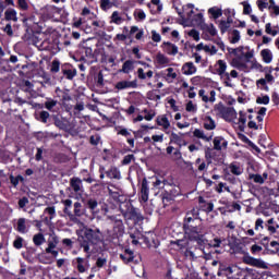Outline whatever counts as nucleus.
<instances>
[{
  "label": "nucleus",
  "instance_id": "f257e3e1",
  "mask_svg": "<svg viewBox=\"0 0 279 279\" xmlns=\"http://www.w3.org/2000/svg\"><path fill=\"white\" fill-rule=\"evenodd\" d=\"M80 247L85 254H93L97 245H104V233L98 228L83 227L77 233ZM93 247V250H90Z\"/></svg>",
  "mask_w": 279,
  "mask_h": 279
},
{
  "label": "nucleus",
  "instance_id": "f03ea898",
  "mask_svg": "<svg viewBox=\"0 0 279 279\" xmlns=\"http://www.w3.org/2000/svg\"><path fill=\"white\" fill-rule=\"evenodd\" d=\"M183 232L187 236L189 241H195L198 246L204 247L206 244V231L202 220L197 218H191V214L185 215L183 219Z\"/></svg>",
  "mask_w": 279,
  "mask_h": 279
},
{
  "label": "nucleus",
  "instance_id": "7ed1b4c3",
  "mask_svg": "<svg viewBox=\"0 0 279 279\" xmlns=\"http://www.w3.org/2000/svg\"><path fill=\"white\" fill-rule=\"evenodd\" d=\"M82 203L84 204V208L89 210L92 215H104L105 217L110 215V207L108 204L99 202L95 197L88 196L86 198H82Z\"/></svg>",
  "mask_w": 279,
  "mask_h": 279
},
{
  "label": "nucleus",
  "instance_id": "20e7f679",
  "mask_svg": "<svg viewBox=\"0 0 279 279\" xmlns=\"http://www.w3.org/2000/svg\"><path fill=\"white\" fill-rule=\"evenodd\" d=\"M107 218L110 221H113V228L108 232L109 239L111 241H119L121 236L125 233V226L123 225V216L121 214L110 215L108 214Z\"/></svg>",
  "mask_w": 279,
  "mask_h": 279
},
{
  "label": "nucleus",
  "instance_id": "39448f33",
  "mask_svg": "<svg viewBox=\"0 0 279 279\" xmlns=\"http://www.w3.org/2000/svg\"><path fill=\"white\" fill-rule=\"evenodd\" d=\"M120 211L122 217L133 221L134 226L141 225L145 220V217L141 215V211L136 207L132 206V203H125L124 207L121 205Z\"/></svg>",
  "mask_w": 279,
  "mask_h": 279
},
{
  "label": "nucleus",
  "instance_id": "423d86ee",
  "mask_svg": "<svg viewBox=\"0 0 279 279\" xmlns=\"http://www.w3.org/2000/svg\"><path fill=\"white\" fill-rule=\"evenodd\" d=\"M180 195H182V189H180V185L178 184L170 185L169 187L165 189L161 193L163 206H168L171 204V202L175 201V197H180Z\"/></svg>",
  "mask_w": 279,
  "mask_h": 279
},
{
  "label": "nucleus",
  "instance_id": "0eeeda50",
  "mask_svg": "<svg viewBox=\"0 0 279 279\" xmlns=\"http://www.w3.org/2000/svg\"><path fill=\"white\" fill-rule=\"evenodd\" d=\"M62 204L64 206L63 213H64V215H68V217H70V219H73V217H82L84 215V209L82 208V203H80V202L74 203V214L70 209L73 206V201L68 198V199L62 201Z\"/></svg>",
  "mask_w": 279,
  "mask_h": 279
},
{
  "label": "nucleus",
  "instance_id": "6e6552de",
  "mask_svg": "<svg viewBox=\"0 0 279 279\" xmlns=\"http://www.w3.org/2000/svg\"><path fill=\"white\" fill-rule=\"evenodd\" d=\"M195 4L193 3H187L186 5L183 7V11L186 12V10H190L186 13L187 21H191L193 25L202 26L204 25V14L203 13H197L195 14Z\"/></svg>",
  "mask_w": 279,
  "mask_h": 279
},
{
  "label": "nucleus",
  "instance_id": "1a4fd4ad",
  "mask_svg": "<svg viewBox=\"0 0 279 279\" xmlns=\"http://www.w3.org/2000/svg\"><path fill=\"white\" fill-rule=\"evenodd\" d=\"M214 112H216L217 117H221V119H225V121H228V119H231V117H234V114H236L234 107H226L223 102L216 104L214 106Z\"/></svg>",
  "mask_w": 279,
  "mask_h": 279
},
{
  "label": "nucleus",
  "instance_id": "9d476101",
  "mask_svg": "<svg viewBox=\"0 0 279 279\" xmlns=\"http://www.w3.org/2000/svg\"><path fill=\"white\" fill-rule=\"evenodd\" d=\"M51 119L53 121V125H56L58 130H62L63 132H71V130H73V126L71 125V121L62 117V114L52 113Z\"/></svg>",
  "mask_w": 279,
  "mask_h": 279
},
{
  "label": "nucleus",
  "instance_id": "9b49d317",
  "mask_svg": "<svg viewBox=\"0 0 279 279\" xmlns=\"http://www.w3.org/2000/svg\"><path fill=\"white\" fill-rule=\"evenodd\" d=\"M59 244L60 238L58 234H56V232L50 233L48 238V246L45 250L46 254H51L52 258H58L60 252H58L56 247H58Z\"/></svg>",
  "mask_w": 279,
  "mask_h": 279
},
{
  "label": "nucleus",
  "instance_id": "f8f14e48",
  "mask_svg": "<svg viewBox=\"0 0 279 279\" xmlns=\"http://www.w3.org/2000/svg\"><path fill=\"white\" fill-rule=\"evenodd\" d=\"M242 254H244L242 257V263H244V265H250L251 267H256L257 269H269L265 260L252 257L247 252H242Z\"/></svg>",
  "mask_w": 279,
  "mask_h": 279
},
{
  "label": "nucleus",
  "instance_id": "ddd939ff",
  "mask_svg": "<svg viewBox=\"0 0 279 279\" xmlns=\"http://www.w3.org/2000/svg\"><path fill=\"white\" fill-rule=\"evenodd\" d=\"M60 106H62V104L51 97H47L44 104H37V108L40 110L45 108L48 112H52V114H58L60 112Z\"/></svg>",
  "mask_w": 279,
  "mask_h": 279
},
{
  "label": "nucleus",
  "instance_id": "4468645a",
  "mask_svg": "<svg viewBox=\"0 0 279 279\" xmlns=\"http://www.w3.org/2000/svg\"><path fill=\"white\" fill-rule=\"evenodd\" d=\"M24 38L26 43H28L29 45H34V47H37V48H38V45L43 43V39L40 38V32L34 31V28H32L31 26H27Z\"/></svg>",
  "mask_w": 279,
  "mask_h": 279
},
{
  "label": "nucleus",
  "instance_id": "2eb2a0df",
  "mask_svg": "<svg viewBox=\"0 0 279 279\" xmlns=\"http://www.w3.org/2000/svg\"><path fill=\"white\" fill-rule=\"evenodd\" d=\"M135 35L136 40H141L143 36H145V31L140 29L138 26H131L129 35L125 34H117L116 38L117 40H120L121 43H124V40H128V38H132V35Z\"/></svg>",
  "mask_w": 279,
  "mask_h": 279
},
{
  "label": "nucleus",
  "instance_id": "dca6fc26",
  "mask_svg": "<svg viewBox=\"0 0 279 279\" xmlns=\"http://www.w3.org/2000/svg\"><path fill=\"white\" fill-rule=\"evenodd\" d=\"M72 267H74L78 274H86V271H88L90 268V263L88 262V258L75 257L72 259Z\"/></svg>",
  "mask_w": 279,
  "mask_h": 279
},
{
  "label": "nucleus",
  "instance_id": "f3484780",
  "mask_svg": "<svg viewBox=\"0 0 279 279\" xmlns=\"http://www.w3.org/2000/svg\"><path fill=\"white\" fill-rule=\"evenodd\" d=\"M120 260L124 263V265H130L133 263V265H138L141 263V258H136V255H134V251L130 248H125L122 254H120Z\"/></svg>",
  "mask_w": 279,
  "mask_h": 279
},
{
  "label": "nucleus",
  "instance_id": "a211bd4d",
  "mask_svg": "<svg viewBox=\"0 0 279 279\" xmlns=\"http://www.w3.org/2000/svg\"><path fill=\"white\" fill-rule=\"evenodd\" d=\"M81 60L86 62V64H93V62H97V56L93 52V48L85 46L81 49Z\"/></svg>",
  "mask_w": 279,
  "mask_h": 279
},
{
  "label": "nucleus",
  "instance_id": "6ab92c4d",
  "mask_svg": "<svg viewBox=\"0 0 279 279\" xmlns=\"http://www.w3.org/2000/svg\"><path fill=\"white\" fill-rule=\"evenodd\" d=\"M217 66L218 69H216L218 75H226V82H225V86H228L229 88H232V83H230V73H226V70L228 69V64L226 63V61L223 60H218L217 61Z\"/></svg>",
  "mask_w": 279,
  "mask_h": 279
},
{
  "label": "nucleus",
  "instance_id": "aec40b11",
  "mask_svg": "<svg viewBox=\"0 0 279 279\" xmlns=\"http://www.w3.org/2000/svg\"><path fill=\"white\" fill-rule=\"evenodd\" d=\"M198 209L209 215L215 210V204L213 201H206L204 196H198Z\"/></svg>",
  "mask_w": 279,
  "mask_h": 279
},
{
  "label": "nucleus",
  "instance_id": "412c9836",
  "mask_svg": "<svg viewBox=\"0 0 279 279\" xmlns=\"http://www.w3.org/2000/svg\"><path fill=\"white\" fill-rule=\"evenodd\" d=\"M175 182L173 181V178L170 179H163L160 180L158 178H155V181H153L154 189H169L170 186H173Z\"/></svg>",
  "mask_w": 279,
  "mask_h": 279
},
{
  "label": "nucleus",
  "instance_id": "4be33fe9",
  "mask_svg": "<svg viewBox=\"0 0 279 279\" xmlns=\"http://www.w3.org/2000/svg\"><path fill=\"white\" fill-rule=\"evenodd\" d=\"M61 73L66 80H73L75 75H77V70H75L70 63H64L61 65Z\"/></svg>",
  "mask_w": 279,
  "mask_h": 279
},
{
  "label": "nucleus",
  "instance_id": "5701e85b",
  "mask_svg": "<svg viewBox=\"0 0 279 279\" xmlns=\"http://www.w3.org/2000/svg\"><path fill=\"white\" fill-rule=\"evenodd\" d=\"M140 198L142 199V202L149 201V182L147 181V178H144L142 180Z\"/></svg>",
  "mask_w": 279,
  "mask_h": 279
},
{
  "label": "nucleus",
  "instance_id": "b1692460",
  "mask_svg": "<svg viewBox=\"0 0 279 279\" xmlns=\"http://www.w3.org/2000/svg\"><path fill=\"white\" fill-rule=\"evenodd\" d=\"M70 186L76 194L84 193V184L82 183V179L77 177L70 179Z\"/></svg>",
  "mask_w": 279,
  "mask_h": 279
},
{
  "label": "nucleus",
  "instance_id": "393cba45",
  "mask_svg": "<svg viewBox=\"0 0 279 279\" xmlns=\"http://www.w3.org/2000/svg\"><path fill=\"white\" fill-rule=\"evenodd\" d=\"M161 49L168 56H178V46L171 41H163L161 44Z\"/></svg>",
  "mask_w": 279,
  "mask_h": 279
},
{
  "label": "nucleus",
  "instance_id": "a878e982",
  "mask_svg": "<svg viewBox=\"0 0 279 279\" xmlns=\"http://www.w3.org/2000/svg\"><path fill=\"white\" fill-rule=\"evenodd\" d=\"M117 90H125V88H138V81H120L116 84Z\"/></svg>",
  "mask_w": 279,
  "mask_h": 279
},
{
  "label": "nucleus",
  "instance_id": "bb28decb",
  "mask_svg": "<svg viewBox=\"0 0 279 279\" xmlns=\"http://www.w3.org/2000/svg\"><path fill=\"white\" fill-rule=\"evenodd\" d=\"M228 148V141L223 138V136H216L214 138V149L216 151H221V149H227Z\"/></svg>",
  "mask_w": 279,
  "mask_h": 279
},
{
  "label": "nucleus",
  "instance_id": "cd10ccee",
  "mask_svg": "<svg viewBox=\"0 0 279 279\" xmlns=\"http://www.w3.org/2000/svg\"><path fill=\"white\" fill-rule=\"evenodd\" d=\"M183 75H195L197 73V66L193 62H185L181 69Z\"/></svg>",
  "mask_w": 279,
  "mask_h": 279
},
{
  "label": "nucleus",
  "instance_id": "c85d7f7f",
  "mask_svg": "<svg viewBox=\"0 0 279 279\" xmlns=\"http://www.w3.org/2000/svg\"><path fill=\"white\" fill-rule=\"evenodd\" d=\"M93 84L94 86H96V88H104L105 83H104V72L99 71V72H95L93 74Z\"/></svg>",
  "mask_w": 279,
  "mask_h": 279
},
{
  "label": "nucleus",
  "instance_id": "c756f323",
  "mask_svg": "<svg viewBox=\"0 0 279 279\" xmlns=\"http://www.w3.org/2000/svg\"><path fill=\"white\" fill-rule=\"evenodd\" d=\"M156 123L160 128H163L166 134H169V132L167 131L169 130V128H171V122H169V118H167L166 116H158L156 119Z\"/></svg>",
  "mask_w": 279,
  "mask_h": 279
},
{
  "label": "nucleus",
  "instance_id": "7c9ffc66",
  "mask_svg": "<svg viewBox=\"0 0 279 279\" xmlns=\"http://www.w3.org/2000/svg\"><path fill=\"white\" fill-rule=\"evenodd\" d=\"M36 247H28L23 254V258H25L31 265H33V263H36Z\"/></svg>",
  "mask_w": 279,
  "mask_h": 279
},
{
  "label": "nucleus",
  "instance_id": "2f4dec72",
  "mask_svg": "<svg viewBox=\"0 0 279 279\" xmlns=\"http://www.w3.org/2000/svg\"><path fill=\"white\" fill-rule=\"evenodd\" d=\"M16 232H20V234H27V219L20 218L17 219L16 226H15Z\"/></svg>",
  "mask_w": 279,
  "mask_h": 279
},
{
  "label": "nucleus",
  "instance_id": "473e14b6",
  "mask_svg": "<svg viewBox=\"0 0 279 279\" xmlns=\"http://www.w3.org/2000/svg\"><path fill=\"white\" fill-rule=\"evenodd\" d=\"M226 245H228L226 238L215 236L209 241V247H226Z\"/></svg>",
  "mask_w": 279,
  "mask_h": 279
},
{
  "label": "nucleus",
  "instance_id": "72a5a7b5",
  "mask_svg": "<svg viewBox=\"0 0 279 279\" xmlns=\"http://www.w3.org/2000/svg\"><path fill=\"white\" fill-rule=\"evenodd\" d=\"M112 199H114V202H118L120 204V206H122V208H125V204H130V202H126V197L123 195H120L119 192H112L109 191Z\"/></svg>",
  "mask_w": 279,
  "mask_h": 279
},
{
  "label": "nucleus",
  "instance_id": "f704fd0d",
  "mask_svg": "<svg viewBox=\"0 0 279 279\" xmlns=\"http://www.w3.org/2000/svg\"><path fill=\"white\" fill-rule=\"evenodd\" d=\"M54 47L53 41L51 39H44L37 47L39 51H52Z\"/></svg>",
  "mask_w": 279,
  "mask_h": 279
},
{
  "label": "nucleus",
  "instance_id": "c9c22d12",
  "mask_svg": "<svg viewBox=\"0 0 279 279\" xmlns=\"http://www.w3.org/2000/svg\"><path fill=\"white\" fill-rule=\"evenodd\" d=\"M240 140L242 143H245V145H248V147H251L253 151H256V154H260V148L256 144H254V142H252V140H250L247 136L242 134L240 135Z\"/></svg>",
  "mask_w": 279,
  "mask_h": 279
},
{
  "label": "nucleus",
  "instance_id": "e433bc0d",
  "mask_svg": "<svg viewBox=\"0 0 279 279\" xmlns=\"http://www.w3.org/2000/svg\"><path fill=\"white\" fill-rule=\"evenodd\" d=\"M36 119L39 123L47 124L49 123V119H51V113H49V111L41 110L36 114Z\"/></svg>",
  "mask_w": 279,
  "mask_h": 279
},
{
  "label": "nucleus",
  "instance_id": "4c0bfd02",
  "mask_svg": "<svg viewBox=\"0 0 279 279\" xmlns=\"http://www.w3.org/2000/svg\"><path fill=\"white\" fill-rule=\"evenodd\" d=\"M265 227L267 228L268 232H270V234H276V232L279 228V225H278V222H276V220L274 218H270L265 223Z\"/></svg>",
  "mask_w": 279,
  "mask_h": 279
},
{
  "label": "nucleus",
  "instance_id": "58836bf2",
  "mask_svg": "<svg viewBox=\"0 0 279 279\" xmlns=\"http://www.w3.org/2000/svg\"><path fill=\"white\" fill-rule=\"evenodd\" d=\"M262 60L265 62V64H271V61L274 60V53H271V50L269 49H263L260 51Z\"/></svg>",
  "mask_w": 279,
  "mask_h": 279
},
{
  "label": "nucleus",
  "instance_id": "ea45409f",
  "mask_svg": "<svg viewBox=\"0 0 279 279\" xmlns=\"http://www.w3.org/2000/svg\"><path fill=\"white\" fill-rule=\"evenodd\" d=\"M199 251L197 247H187L184 252L185 258H189L190 260H197L199 258V255L196 254V252Z\"/></svg>",
  "mask_w": 279,
  "mask_h": 279
},
{
  "label": "nucleus",
  "instance_id": "a19ab883",
  "mask_svg": "<svg viewBox=\"0 0 279 279\" xmlns=\"http://www.w3.org/2000/svg\"><path fill=\"white\" fill-rule=\"evenodd\" d=\"M193 136L195 138H202V141H206V143H210V141H213V135L206 136V134H204V131H202L199 129L194 130Z\"/></svg>",
  "mask_w": 279,
  "mask_h": 279
},
{
  "label": "nucleus",
  "instance_id": "79ce46f5",
  "mask_svg": "<svg viewBox=\"0 0 279 279\" xmlns=\"http://www.w3.org/2000/svg\"><path fill=\"white\" fill-rule=\"evenodd\" d=\"M239 130L240 132H245V123H247V113L244 111H239Z\"/></svg>",
  "mask_w": 279,
  "mask_h": 279
},
{
  "label": "nucleus",
  "instance_id": "37998d69",
  "mask_svg": "<svg viewBox=\"0 0 279 279\" xmlns=\"http://www.w3.org/2000/svg\"><path fill=\"white\" fill-rule=\"evenodd\" d=\"M130 71H134V61L132 60H126L123 65L122 69L119 70V73H130Z\"/></svg>",
  "mask_w": 279,
  "mask_h": 279
},
{
  "label": "nucleus",
  "instance_id": "c03bdc74",
  "mask_svg": "<svg viewBox=\"0 0 279 279\" xmlns=\"http://www.w3.org/2000/svg\"><path fill=\"white\" fill-rule=\"evenodd\" d=\"M4 19L5 21H13L16 23L19 21V17L16 16V10L14 9H9L4 12Z\"/></svg>",
  "mask_w": 279,
  "mask_h": 279
},
{
  "label": "nucleus",
  "instance_id": "a18cd8bd",
  "mask_svg": "<svg viewBox=\"0 0 279 279\" xmlns=\"http://www.w3.org/2000/svg\"><path fill=\"white\" fill-rule=\"evenodd\" d=\"M56 93L58 95V97H61V101L62 104H66V101H71V94H69V92H64L60 88L56 89Z\"/></svg>",
  "mask_w": 279,
  "mask_h": 279
},
{
  "label": "nucleus",
  "instance_id": "49530a36",
  "mask_svg": "<svg viewBox=\"0 0 279 279\" xmlns=\"http://www.w3.org/2000/svg\"><path fill=\"white\" fill-rule=\"evenodd\" d=\"M107 178L110 180H121V172L117 168H111L106 172Z\"/></svg>",
  "mask_w": 279,
  "mask_h": 279
},
{
  "label": "nucleus",
  "instance_id": "de8ad7c7",
  "mask_svg": "<svg viewBox=\"0 0 279 279\" xmlns=\"http://www.w3.org/2000/svg\"><path fill=\"white\" fill-rule=\"evenodd\" d=\"M137 76H138V80H147V77L149 80H151V77H154V71L149 70L147 72V74H145V70H143V68H138L137 69Z\"/></svg>",
  "mask_w": 279,
  "mask_h": 279
},
{
  "label": "nucleus",
  "instance_id": "09e8293b",
  "mask_svg": "<svg viewBox=\"0 0 279 279\" xmlns=\"http://www.w3.org/2000/svg\"><path fill=\"white\" fill-rule=\"evenodd\" d=\"M208 14H210L213 19L217 20L220 19V16H223V11L219 8L213 7L208 9Z\"/></svg>",
  "mask_w": 279,
  "mask_h": 279
},
{
  "label": "nucleus",
  "instance_id": "8fccbe9b",
  "mask_svg": "<svg viewBox=\"0 0 279 279\" xmlns=\"http://www.w3.org/2000/svg\"><path fill=\"white\" fill-rule=\"evenodd\" d=\"M160 90L158 89H153L150 92L147 93V99H149V101H160L161 97H160Z\"/></svg>",
  "mask_w": 279,
  "mask_h": 279
},
{
  "label": "nucleus",
  "instance_id": "3c124183",
  "mask_svg": "<svg viewBox=\"0 0 279 279\" xmlns=\"http://www.w3.org/2000/svg\"><path fill=\"white\" fill-rule=\"evenodd\" d=\"M33 243L36 245V247H40L43 243H45V234L43 233H37L33 236Z\"/></svg>",
  "mask_w": 279,
  "mask_h": 279
},
{
  "label": "nucleus",
  "instance_id": "603ef678",
  "mask_svg": "<svg viewBox=\"0 0 279 279\" xmlns=\"http://www.w3.org/2000/svg\"><path fill=\"white\" fill-rule=\"evenodd\" d=\"M195 165H197L198 167H197V169H198V171H207L208 170V167L210 166V161H208L207 163H206V161H202V158H197L196 160H195Z\"/></svg>",
  "mask_w": 279,
  "mask_h": 279
},
{
  "label": "nucleus",
  "instance_id": "864d4df0",
  "mask_svg": "<svg viewBox=\"0 0 279 279\" xmlns=\"http://www.w3.org/2000/svg\"><path fill=\"white\" fill-rule=\"evenodd\" d=\"M217 128V124L215 123L214 119L210 118V116L205 118L204 129L205 130H215Z\"/></svg>",
  "mask_w": 279,
  "mask_h": 279
},
{
  "label": "nucleus",
  "instance_id": "5fc2aeb1",
  "mask_svg": "<svg viewBox=\"0 0 279 279\" xmlns=\"http://www.w3.org/2000/svg\"><path fill=\"white\" fill-rule=\"evenodd\" d=\"M256 87L259 88V90H265L266 93H269V86L267 85V80L265 78L257 80Z\"/></svg>",
  "mask_w": 279,
  "mask_h": 279
},
{
  "label": "nucleus",
  "instance_id": "6e6d98bb",
  "mask_svg": "<svg viewBox=\"0 0 279 279\" xmlns=\"http://www.w3.org/2000/svg\"><path fill=\"white\" fill-rule=\"evenodd\" d=\"M248 180H253L255 184H265V178H263L260 174L251 173L248 174Z\"/></svg>",
  "mask_w": 279,
  "mask_h": 279
},
{
  "label": "nucleus",
  "instance_id": "4d7b16f0",
  "mask_svg": "<svg viewBox=\"0 0 279 279\" xmlns=\"http://www.w3.org/2000/svg\"><path fill=\"white\" fill-rule=\"evenodd\" d=\"M99 143H101V135H99V133H96L89 137V145L93 147H97Z\"/></svg>",
  "mask_w": 279,
  "mask_h": 279
},
{
  "label": "nucleus",
  "instance_id": "13d9d810",
  "mask_svg": "<svg viewBox=\"0 0 279 279\" xmlns=\"http://www.w3.org/2000/svg\"><path fill=\"white\" fill-rule=\"evenodd\" d=\"M230 172L233 175H241L243 173V169H241V166L236 165V163H231L229 166Z\"/></svg>",
  "mask_w": 279,
  "mask_h": 279
},
{
  "label": "nucleus",
  "instance_id": "bf43d9fd",
  "mask_svg": "<svg viewBox=\"0 0 279 279\" xmlns=\"http://www.w3.org/2000/svg\"><path fill=\"white\" fill-rule=\"evenodd\" d=\"M156 61H157V64H160L161 66H163L165 64H169V59L167 58V56L160 52L157 53Z\"/></svg>",
  "mask_w": 279,
  "mask_h": 279
},
{
  "label": "nucleus",
  "instance_id": "052dcab7",
  "mask_svg": "<svg viewBox=\"0 0 279 279\" xmlns=\"http://www.w3.org/2000/svg\"><path fill=\"white\" fill-rule=\"evenodd\" d=\"M23 243H25V240L21 235H16L15 240L13 241V247L15 250H23Z\"/></svg>",
  "mask_w": 279,
  "mask_h": 279
},
{
  "label": "nucleus",
  "instance_id": "680f3d73",
  "mask_svg": "<svg viewBox=\"0 0 279 279\" xmlns=\"http://www.w3.org/2000/svg\"><path fill=\"white\" fill-rule=\"evenodd\" d=\"M142 112L145 114L144 116L145 121H153L154 117H156V111L153 109L150 110L144 109Z\"/></svg>",
  "mask_w": 279,
  "mask_h": 279
},
{
  "label": "nucleus",
  "instance_id": "e2e57ef3",
  "mask_svg": "<svg viewBox=\"0 0 279 279\" xmlns=\"http://www.w3.org/2000/svg\"><path fill=\"white\" fill-rule=\"evenodd\" d=\"M266 34H269V36H278L279 29L274 27L271 28V23H267L265 26Z\"/></svg>",
  "mask_w": 279,
  "mask_h": 279
},
{
  "label": "nucleus",
  "instance_id": "0e129e2a",
  "mask_svg": "<svg viewBox=\"0 0 279 279\" xmlns=\"http://www.w3.org/2000/svg\"><path fill=\"white\" fill-rule=\"evenodd\" d=\"M170 143H174L175 145H179V147H182V137L172 132L170 136Z\"/></svg>",
  "mask_w": 279,
  "mask_h": 279
},
{
  "label": "nucleus",
  "instance_id": "69168bd1",
  "mask_svg": "<svg viewBox=\"0 0 279 279\" xmlns=\"http://www.w3.org/2000/svg\"><path fill=\"white\" fill-rule=\"evenodd\" d=\"M17 8L22 12H27L29 10V3H27V0H17Z\"/></svg>",
  "mask_w": 279,
  "mask_h": 279
},
{
  "label": "nucleus",
  "instance_id": "338daca9",
  "mask_svg": "<svg viewBox=\"0 0 279 279\" xmlns=\"http://www.w3.org/2000/svg\"><path fill=\"white\" fill-rule=\"evenodd\" d=\"M203 29H205V32H208L211 36L217 35V28L215 27V24H204Z\"/></svg>",
  "mask_w": 279,
  "mask_h": 279
},
{
  "label": "nucleus",
  "instance_id": "774afa93",
  "mask_svg": "<svg viewBox=\"0 0 279 279\" xmlns=\"http://www.w3.org/2000/svg\"><path fill=\"white\" fill-rule=\"evenodd\" d=\"M218 27L220 29V34H226V32L230 29V25L226 23V20H221L218 24Z\"/></svg>",
  "mask_w": 279,
  "mask_h": 279
}]
</instances>
